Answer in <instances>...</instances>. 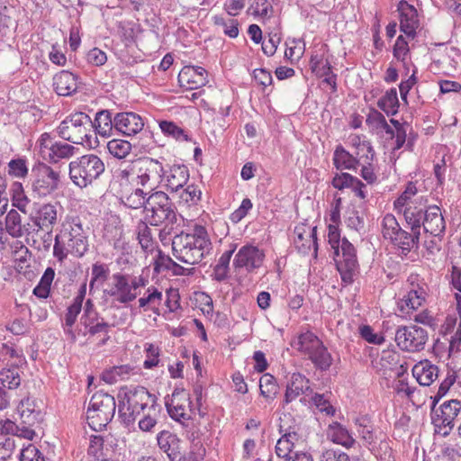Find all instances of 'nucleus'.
Instances as JSON below:
<instances>
[{
	"mask_svg": "<svg viewBox=\"0 0 461 461\" xmlns=\"http://www.w3.org/2000/svg\"><path fill=\"white\" fill-rule=\"evenodd\" d=\"M32 224L23 222L22 215L14 209H11L5 219V230L11 237L19 239L23 236H29L32 231Z\"/></svg>",
	"mask_w": 461,
	"mask_h": 461,
	"instance_id": "obj_24",
	"label": "nucleus"
},
{
	"mask_svg": "<svg viewBox=\"0 0 461 461\" xmlns=\"http://www.w3.org/2000/svg\"><path fill=\"white\" fill-rule=\"evenodd\" d=\"M378 107L387 115H394L398 112L399 101L397 91L392 88L378 101Z\"/></svg>",
	"mask_w": 461,
	"mask_h": 461,
	"instance_id": "obj_42",
	"label": "nucleus"
},
{
	"mask_svg": "<svg viewBox=\"0 0 461 461\" xmlns=\"http://www.w3.org/2000/svg\"><path fill=\"white\" fill-rule=\"evenodd\" d=\"M160 407L159 405L155 408H149V411L141 413L139 417V428L140 430L148 432L156 426L158 418L159 416Z\"/></svg>",
	"mask_w": 461,
	"mask_h": 461,
	"instance_id": "obj_46",
	"label": "nucleus"
},
{
	"mask_svg": "<svg viewBox=\"0 0 461 461\" xmlns=\"http://www.w3.org/2000/svg\"><path fill=\"white\" fill-rule=\"evenodd\" d=\"M117 322L109 323L100 316L98 312H91L87 314H82L80 325L84 327L83 334L85 336H95L97 334H108L111 327L116 326Z\"/></svg>",
	"mask_w": 461,
	"mask_h": 461,
	"instance_id": "obj_22",
	"label": "nucleus"
},
{
	"mask_svg": "<svg viewBox=\"0 0 461 461\" xmlns=\"http://www.w3.org/2000/svg\"><path fill=\"white\" fill-rule=\"evenodd\" d=\"M114 128L127 136L135 135L144 127L142 118L135 113H119L113 118Z\"/></svg>",
	"mask_w": 461,
	"mask_h": 461,
	"instance_id": "obj_23",
	"label": "nucleus"
},
{
	"mask_svg": "<svg viewBox=\"0 0 461 461\" xmlns=\"http://www.w3.org/2000/svg\"><path fill=\"white\" fill-rule=\"evenodd\" d=\"M212 249L207 230L203 226H195L192 232H181L172 240L174 257L188 265L200 263Z\"/></svg>",
	"mask_w": 461,
	"mask_h": 461,
	"instance_id": "obj_3",
	"label": "nucleus"
},
{
	"mask_svg": "<svg viewBox=\"0 0 461 461\" xmlns=\"http://www.w3.org/2000/svg\"><path fill=\"white\" fill-rule=\"evenodd\" d=\"M382 226L384 238L390 240L402 255L406 256L412 249L418 247L420 232L411 230L409 233L402 230L393 214L388 213L384 217Z\"/></svg>",
	"mask_w": 461,
	"mask_h": 461,
	"instance_id": "obj_9",
	"label": "nucleus"
},
{
	"mask_svg": "<svg viewBox=\"0 0 461 461\" xmlns=\"http://www.w3.org/2000/svg\"><path fill=\"white\" fill-rule=\"evenodd\" d=\"M265 253L257 246L245 245L235 255L233 266L235 268H245L249 272L259 268L264 262Z\"/></svg>",
	"mask_w": 461,
	"mask_h": 461,
	"instance_id": "obj_17",
	"label": "nucleus"
},
{
	"mask_svg": "<svg viewBox=\"0 0 461 461\" xmlns=\"http://www.w3.org/2000/svg\"><path fill=\"white\" fill-rule=\"evenodd\" d=\"M327 437L333 443L341 445L346 448L352 447L356 440L348 429L342 424L333 421L327 429Z\"/></svg>",
	"mask_w": 461,
	"mask_h": 461,
	"instance_id": "obj_31",
	"label": "nucleus"
},
{
	"mask_svg": "<svg viewBox=\"0 0 461 461\" xmlns=\"http://www.w3.org/2000/svg\"><path fill=\"white\" fill-rule=\"evenodd\" d=\"M357 430L365 445L370 446L376 440L371 420L367 416H361L355 420Z\"/></svg>",
	"mask_w": 461,
	"mask_h": 461,
	"instance_id": "obj_35",
	"label": "nucleus"
},
{
	"mask_svg": "<svg viewBox=\"0 0 461 461\" xmlns=\"http://www.w3.org/2000/svg\"><path fill=\"white\" fill-rule=\"evenodd\" d=\"M14 447L15 445L14 438L8 436L0 435V461H5L9 458L12 456Z\"/></svg>",
	"mask_w": 461,
	"mask_h": 461,
	"instance_id": "obj_56",
	"label": "nucleus"
},
{
	"mask_svg": "<svg viewBox=\"0 0 461 461\" xmlns=\"http://www.w3.org/2000/svg\"><path fill=\"white\" fill-rule=\"evenodd\" d=\"M364 158V153L357 156L347 151L342 146H338L334 151L333 163L337 169H356L357 166Z\"/></svg>",
	"mask_w": 461,
	"mask_h": 461,
	"instance_id": "obj_29",
	"label": "nucleus"
},
{
	"mask_svg": "<svg viewBox=\"0 0 461 461\" xmlns=\"http://www.w3.org/2000/svg\"><path fill=\"white\" fill-rule=\"evenodd\" d=\"M427 203L428 200L418 193L415 184L409 182L393 204L398 212H403L411 230L420 232L422 226L426 233L437 238L445 230V221L438 206H428Z\"/></svg>",
	"mask_w": 461,
	"mask_h": 461,
	"instance_id": "obj_1",
	"label": "nucleus"
},
{
	"mask_svg": "<svg viewBox=\"0 0 461 461\" xmlns=\"http://www.w3.org/2000/svg\"><path fill=\"white\" fill-rule=\"evenodd\" d=\"M311 399L313 404L320 409L321 411H325L327 414H333L335 410L330 404L329 401L325 398L324 394L312 393Z\"/></svg>",
	"mask_w": 461,
	"mask_h": 461,
	"instance_id": "obj_63",
	"label": "nucleus"
},
{
	"mask_svg": "<svg viewBox=\"0 0 461 461\" xmlns=\"http://www.w3.org/2000/svg\"><path fill=\"white\" fill-rule=\"evenodd\" d=\"M77 149L73 145L65 142L56 141L51 147V152H49V160L52 163H58L61 159H68L73 157Z\"/></svg>",
	"mask_w": 461,
	"mask_h": 461,
	"instance_id": "obj_37",
	"label": "nucleus"
},
{
	"mask_svg": "<svg viewBox=\"0 0 461 461\" xmlns=\"http://www.w3.org/2000/svg\"><path fill=\"white\" fill-rule=\"evenodd\" d=\"M147 293V296L139 299L140 307L145 308L148 305H153L152 311L158 313V306L160 304L163 297L162 293L154 286L149 287Z\"/></svg>",
	"mask_w": 461,
	"mask_h": 461,
	"instance_id": "obj_48",
	"label": "nucleus"
},
{
	"mask_svg": "<svg viewBox=\"0 0 461 461\" xmlns=\"http://www.w3.org/2000/svg\"><path fill=\"white\" fill-rule=\"evenodd\" d=\"M147 359L144 361L145 368H152L158 364L159 348L158 347L149 344L146 348Z\"/></svg>",
	"mask_w": 461,
	"mask_h": 461,
	"instance_id": "obj_62",
	"label": "nucleus"
},
{
	"mask_svg": "<svg viewBox=\"0 0 461 461\" xmlns=\"http://www.w3.org/2000/svg\"><path fill=\"white\" fill-rule=\"evenodd\" d=\"M178 82L186 89H197L208 83L207 72L202 67L185 66L178 74Z\"/></svg>",
	"mask_w": 461,
	"mask_h": 461,
	"instance_id": "obj_21",
	"label": "nucleus"
},
{
	"mask_svg": "<svg viewBox=\"0 0 461 461\" xmlns=\"http://www.w3.org/2000/svg\"><path fill=\"white\" fill-rule=\"evenodd\" d=\"M131 370L132 368L129 366H113L102 374V379L106 384H113L120 380L126 379Z\"/></svg>",
	"mask_w": 461,
	"mask_h": 461,
	"instance_id": "obj_43",
	"label": "nucleus"
},
{
	"mask_svg": "<svg viewBox=\"0 0 461 461\" xmlns=\"http://www.w3.org/2000/svg\"><path fill=\"white\" fill-rule=\"evenodd\" d=\"M347 222L348 227L354 229L356 230H359L364 228L365 219H364V209L361 211L357 209H353L347 219Z\"/></svg>",
	"mask_w": 461,
	"mask_h": 461,
	"instance_id": "obj_58",
	"label": "nucleus"
},
{
	"mask_svg": "<svg viewBox=\"0 0 461 461\" xmlns=\"http://www.w3.org/2000/svg\"><path fill=\"white\" fill-rule=\"evenodd\" d=\"M118 412L123 424H134L141 413L158 406L157 397L145 387L136 386L122 389L118 393Z\"/></svg>",
	"mask_w": 461,
	"mask_h": 461,
	"instance_id": "obj_4",
	"label": "nucleus"
},
{
	"mask_svg": "<svg viewBox=\"0 0 461 461\" xmlns=\"http://www.w3.org/2000/svg\"><path fill=\"white\" fill-rule=\"evenodd\" d=\"M214 24L221 27L225 35L230 38H236L239 35V22L235 19H224L221 16L213 18Z\"/></svg>",
	"mask_w": 461,
	"mask_h": 461,
	"instance_id": "obj_52",
	"label": "nucleus"
},
{
	"mask_svg": "<svg viewBox=\"0 0 461 461\" xmlns=\"http://www.w3.org/2000/svg\"><path fill=\"white\" fill-rule=\"evenodd\" d=\"M339 249L342 255L341 259L337 264L348 265V267L357 265L356 249L350 242L344 239L339 246Z\"/></svg>",
	"mask_w": 461,
	"mask_h": 461,
	"instance_id": "obj_50",
	"label": "nucleus"
},
{
	"mask_svg": "<svg viewBox=\"0 0 461 461\" xmlns=\"http://www.w3.org/2000/svg\"><path fill=\"white\" fill-rule=\"evenodd\" d=\"M276 454L285 459L293 456L294 454L293 447L282 436L276 442Z\"/></svg>",
	"mask_w": 461,
	"mask_h": 461,
	"instance_id": "obj_64",
	"label": "nucleus"
},
{
	"mask_svg": "<svg viewBox=\"0 0 461 461\" xmlns=\"http://www.w3.org/2000/svg\"><path fill=\"white\" fill-rule=\"evenodd\" d=\"M152 229L144 221H140L137 226V238L142 249L152 251L155 249V240Z\"/></svg>",
	"mask_w": 461,
	"mask_h": 461,
	"instance_id": "obj_40",
	"label": "nucleus"
},
{
	"mask_svg": "<svg viewBox=\"0 0 461 461\" xmlns=\"http://www.w3.org/2000/svg\"><path fill=\"white\" fill-rule=\"evenodd\" d=\"M426 292L422 288L411 289L403 297L400 304L401 312L418 309L425 300Z\"/></svg>",
	"mask_w": 461,
	"mask_h": 461,
	"instance_id": "obj_36",
	"label": "nucleus"
},
{
	"mask_svg": "<svg viewBox=\"0 0 461 461\" xmlns=\"http://www.w3.org/2000/svg\"><path fill=\"white\" fill-rule=\"evenodd\" d=\"M189 395L182 389H175L173 393L165 398V405L169 416L176 421L183 422L190 419Z\"/></svg>",
	"mask_w": 461,
	"mask_h": 461,
	"instance_id": "obj_16",
	"label": "nucleus"
},
{
	"mask_svg": "<svg viewBox=\"0 0 461 461\" xmlns=\"http://www.w3.org/2000/svg\"><path fill=\"white\" fill-rule=\"evenodd\" d=\"M461 410V402L457 400H450L443 402L440 407L434 411L433 423L436 432L443 437L449 435L454 427L455 420Z\"/></svg>",
	"mask_w": 461,
	"mask_h": 461,
	"instance_id": "obj_14",
	"label": "nucleus"
},
{
	"mask_svg": "<svg viewBox=\"0 0 461 461\" xmlns=\"http://www.w3.org/2000/svg\"><path fill=\"white\" fill-rule=\"evenodd\" d=\"M165 175L162 163L151 158H143L134 163L137 184L149 192L156 189Z\"/></svg>",
	"mask_w": 461,
	"mask_h": 461,
	"instance_id": "obj_11",
	"label": "nucleus"
},
{
	"mask_svg": "<svg viewBox=\"0 0 461 461\" xmlns=\"http://www.w3.org/2000/svg\"><path fill=\"white\" fill-rule=\"evenodd\" d=\"M116 410L114 397L104 392L95 393L90 400L86 411L89 426L95 431L101 430L113 418Z\"/></svg>",
	"mask_w": 461,
	"mask_h": 461,
	"instance_id": "obj_8",
	"label": "nucleus"
},
{
	"mask_svg": "<svg viewBox=\"0 0 461 461\" xmlns=\"http://www.w3.org/2000/svg\"><path fill=\"white\" fill-rule=\"evenodd\" d=\"M444 456L447 457L450 461H459L461 458V443L448 442L443 448Z\"/></svg>",
	"mask_w": 461,
	"mask_h": 461,
	"instance_id": "obj_61",
	"label": "nucleus"
},
{
	"mask_svg": "<svg viewBox=\"0 0 461 461\" xmlns=\"http://www.w3.org/2000/svg\"><path fill=\"white\" fill-rule=\"evenodd\" d=\"M88 249V228L84 229L78 217H70L55 237L53 255L62 262L68 254L80 258Z\"/></svg>",
	"mask_w": 461,
	"mask_h": 461,
	"instance_id": "obj_2",
	"label": "nucleus"
},
{
	"mask_svg": "<svg viewBox=\"0 0 461 461\" xmlns=\"http://www.w3.org/2000/svg\"><path fill=\"white\" fill-rule=\"evenodd\" d=\"M358 179L348 173H342L340 175H336L332 180V185L336 189H343L345 187H351L353 184H357Z\"/></svg>",
	"mask_w": 461,
	"mask_h": 461,
	"instance_id": "obj_57",
	"label": "nucleus"
},
{
	"mask_svg": "<svg viewBox=\"0 0 461 461\" xmlns=\"http://www.w3.org/2000/svg\"><path fill=\"white\" fill-rule=\"evenodd\" d=\"M104 169V163L98 156L83 155L69 163V176L76 185L83 188L97 179Z\"/></svg>",
	"mask_w": 461,
	"mask_h": 461,
	"instance_id": "obj_7",
	"label": "nucleus"
},
{
	"mask_svg": "<svg viewBox=\"0 0 461 461\" xmlns=\"http://www.w3.org/2000/svg\"><path fill=\"white\" fill-rule=\"evenodd\" d=\"M293 431L300 433L303 432V429L301 426L295 422L291 415L285 414L280 418L279 433L282 435V437H285L288 434L291 435Z\"/></svg>",
	"mask_w": 461,
	"mask_h": 461,
	"instance_id": "obj_54",
	"label": "nucleus"
},
{
	"mask_svg": "<svg viewBox=\"0 0 461 461\" xmlns=\"http://www.w3.org/2000/svg\"><path fill=\"white\" fill-rule=\"evenodd\" d=\"M8 173L15 177H25L28 174L26 161L23 158L12 159L8 163Z\"/></svg>",
	"mask_w": 461,
	"mask_h": 461,
	"instance_id": "obj_55",
	"label": "nucleus"
},
{
	"mask_svg": "<svg viewBox=\"0 0 461 461\" xmlns=\"http://www.w3.org/2000/svg\"><path fill=\"white\" fill-rule=\"evenodd\" d=\"M109 153L119 159L125 158L131 151V144L123 140L113 139L107 143Z\"/></svg>",
	"mask_w": 461,
	"mask_h": 461,
	"instance_id": "obj_45",
	"label": "nucleus"
},
{
	"mask_svg": "<svg viewBox=\"0 0 461 461\" xmlns=\"http://www.w3.org/2000/svg\"><path fill=\"white\" fill-rule=\"evenodd\" d=\"M296 238L294 243L299 250L303 253L307 252L312 246L316 247V228H309L306 230L304 227H296L294 230Z\"/></svg>",
	"mask_w": 461,
	"mask_h": 461,
	"instance_id": "obj_32",
	"label": "nucleus"
},
{
	"mask_svg": "<svg viewBox=\"0 0 461 461\" xmlns=\"http://www.w3.org/2000/svg\"><path fill=\"white\" fill-rule=\"evenodd\" d=\"M159 128L164 134L170 136L176 140H188V135L185 131L173 122L161 121L159 122Z\"/></svg>",
	"mask_w": 461,
	"mask_h": 461,
	"instance_id": "obj_49",
	"label": "nucleus"
},
{
	"mask_svg": "<svg viewBox=\"0 0 461 461\" xmlns=\"http://www.w3.org/2000/svg\"><path fill=\"white\" fill-rule=\"evenodd\" d=\"M356 149L357 156L360 155V153H364V158L361 160V163H359L362 165L361 176L368 183H374L376 179V176L371 164L374 158V150L372 147L364 141L359 142Z\"/></svg>",
	"mask_w": 461,
	"mask_h": 461,
	"instance_id": "obj_30",
	"label": "nucleus"
},
{
	"mask_svg": "<svg viewBox=\"0 0 461 461\" xmlns=\"http://www.w3.org/2000/svg\"><path fill=\"white\" fill-rule=\"evenodd\" d=\"M10 194L13 206L16 207L22 212L26 213L30 199L25 194L23 185L20 182L13 183Z\"/></svg>",
	"mask_w": 461,
	"mask_h": 461,
	"instance_id": "obj_39",
	"label": "nucleus"
},
{
	"mask_svg": "<svg viewBox=\"0 0 461 461\" xmlns=\"http://www.w3.org/2000/svg\"><path fill=\"white\" fill-rule=\"evenodd\" d=\"M91 280L89 283V290L92 292L95 284L103 285L109 276V268L104 265L95 263L92 267Z\"/></svg>",
	"mask_w": 461,
	"mask_h": 461,
	"instance_id": "obj_51",
	"label": "nucleus"
},
{
	"mask_svg": "<svg viewBox=\"0 0 461 461\" xmlns=\"http://www.w3.org/2000/svg\"><path fill=\"white\" fill-rule=\"evenodd\" d=\"M114 128V122L112 114L107 110H102L95 115V122H93V132L96 131L101 136H109Z\"/></svg>",
	"mask_w": 461,
	"mask_h": 461,
	"instance_id": "obj_33",
	"label": "nucleus"
},
{
	"mask_svg": "<svg viewBox=\"0 0 461 461\" xmlns=\"http://www.w3.org/2000/svg\"><path fill=\"white\" fill-rule=\"evenodd\" d=\"M33 180L32 191L40 197H45L55 192L59 184V173L46 164H38L32 169Z\"/></svg>",
	"mask_w": 461,
	"mask_h": 461,
	"instance_id": "obj_13",
	"label": "nucleus"
},
{
	"mask_svg": "<svg viewBox=\"0 0 461 461\" xmlns=\"http://www.w3.org/2000/svg\"><path fill=\"white\" fill-rule=\"evenodd\" d=\"M412 375L420 385L429 386L437 379L438 368L429 360H424L413 366Z\"/></svg>",
	"mask_w": 461,
	"mask_h": 461,
	"instance_id": "obj_28",
	"label": "nucleus"
},
{
	"mask_svg": "<svg viewBox=\"0 0 461 461\" xmlns=\"http://www.w3.org/2000/svg\"><path fill=\"white\" fill-rule=\"evenodd\" d=\"M60 138L74 144L91 147L93 122L85 113H76L63 120L58 127Z\"/></svg>",
	"mask_w": 461,
	"mask_h": 461,
	"instance_id": "obj_6",
	"label": "nucleus"
},
{
	"mask_svg": "<svg viewBox=\"0 0 461 461\" xmlns=\"http://www.w3.org/2000/svg\"><path fill=\"white\" fill-rule=\"evenodd\" d=\"M82 310L81 304H78L77 303H72L67 309V312L64 316V330L66 334H68L70 337V339L75 342L77 339V336L75 332L72 330L73 325L75 324L78 314L80 313Z\"/></svg>",
	"mask_w": 461,
	"mask_h": 461,
	"instance_id": "obj_41",
	"label": "nucleus"
},
{
	"mask_svg": "<svg viewBox=\"0 0 461 461\" xmlns=\"http://www.w3.org/2000/svg\"><path fill=\"white\" fill-rule=\"evenodd\" d=\"M145 212L151 225L176 221V213L167 194L162 191L155 192L147 198Z\"/></svg>",
	"mask_w": 461,
	"mask_h": 461,
	"instance_id": "obj_10",
	"label": "nucleus"
},
{
	"mask_svg": "<svg viewBox=\"0 0 461 461\" xmlns=\"http://www.w3.org/2000/svg\"><path fill=\"white\" fill-rule=\"evenodd\" d=\"M189 171L185 165H174L165 176L166 186L172 193H178L187 183Z\"/></svg>",
	"mask_w": 461,
	"mask_h": 461,
	"instance_id": "obj_27",
	"label": "nucleus"
},
{
	"mask_svg": "<svg viewBox=\"0 0 461 461\" xmlns=\"http://www.w3.org/2000/svg\"><path fill=\"white\" fill-rule=\"evenodd\" d=\"M149 193L150 192L146 189L136 188L130 194L125 196L124 204L132 209H138L142 206L145 208L147 205L146 195Z\"/></svg>",
	"mask_w": 461,
	"mask_h": 461,
	"instance_id": "obj_47",
	"label": "nucleus"
},
{
	"mask_svg": "<svg viewBox=\"0 0 461 461\" xmlns=\"http://www.w3.org/2000/svg\"><path fill=\"white\" fill-rule=\"evenodd\" d=\"M398 10L400 12V29L408 37L413 38L419 27L417 10L405 1H401Z\"/></svg>",
	"mask_w": 461,
	"mask_h": 461,
	"instance_id": "obj_25",
	"label": "nucleus"
},
{
	"mask_svg": "<svg viewBox=\"0 0 461 461\" xmlns=\"http://www.w3.org/2000/svg\"><path fill=\"white\" fill-rule=\"evenodd\" d=\"M21 370L17 366H11L0 371V384L10 390L21 384Z\"/></svg>",
	"mask_w": 461,
	"mask_h": 461,
	"instance_id": "obj_38",
	"label": "nucleus"
},
{
	"mask_svg": "<svg viewBox=\"0 0 461 461\" xmlns=\"http://www.w3.org/2000/svg\"><path fill=\"white\" fill-rule=\"evenodd\" d=\"M428 339L427 330L416 325L399 327L395 332L397 346L411 353L423 350Z\"/></svg>",
	"mask_w": 461,
	"mask_h": 461,
	"instance_id": "obj_12",
	"label": "nucleus"
},
{
	"mask_svg": "<svg viewBox=\"0 0 461 461\" xmlns=\"http://www.w3.org/2000/svg\"><path fill=\"white\" fill-rule=\"evenodd\" d=\"M159 448L165 452L170 461H185V453L181 451L180 439L167 430L160 431L157 436Z\"/></svg>",
	"mask_w": 461,
	"mask_h": 461,
	"instance_id": "obj_20",
	"label": "nucleus"
},
{
	"mask_svg": "<svg viewBox=\"0 0 461 461\" xmlns=\"http://www.w3.org/2000/svg\"><path fill=\"white\" fill-rule=\"evenodd\" d=\"M113 285L104 291V294L113 297L120 303H128L136 299L137 293L131 292L130 286V276L117 273L113 276Z\"/></svg>",
	"mask_w": 461,
	"mask_h": 461,
	"instance_id": "obj_18",
	"label": "nucleus"
},
{
	"mask_svg": "<svg viewBox=\"0 0 461 461\" xmlns=\"http://www.w3.org/2000/svg\"><path fill=\"white\" fill-rule=\"evenodd\" d=\"M78 84V77L68 70H62L53 77V86L59 95H72L77 90Z\"/></svg>",
	"mask_w": 461,
	"mask_h": 461,
	"instance_id": "obj_26",
	"label": "nucleus"
},
{
	"mask_svg": "<svg viewBox=\"0 0 461 461\" xmlns=\"http://www.w3.org/2000/svg\"><path fill=\"white\" fill-rule=\"evenodd\" d=\"M313 393L310 380L300 373H293L288 378L284 397V403L289 404L295 400L303 404L308 402L306 397Z\"/></svg>",
	"mask_w": 461,
	"mask_h": 461,
	"instance_id": "obj_15",
	"label": "nucleus"
},
{
	"mask_svg": "<svg viewBox=\"0 0 461 461\" xmlns=\"http://www.w3.org/2000/svg\"><path fill=\"white\" fill-rule=\"evenodd\" d=\"M17 411L20 414L22 424L33 426L39 419L40 412L35 410V403L30 398L22 400Z\"/></svg>",
	"mask_w": 461,
	"mask_h": 461,
	"instance_id": "obj_34",
	"label": "nucleus"
},
{
	"mask_svg": "<svg viewBox=\"0 0 461 461\" xmlns=\"http://www.w3.org/2000/svg\"><path fill=\"white\" fill-rule=\"evenodd\" d=\"M319 461H351L348 454L335 449H326L320 455Z\"/></svg>",
	"mask_w": 461,
	"mask_h": 461,
	"instance_id": "obj_59",
	"label": "nucleus"
},
{
	"mask_svg": "<svg viewBox=\"0 0 461 461\" xmlns=\"http://www.w3.org/2000/svg\"><path fill=\"white\" fill-rule=\"evenodd\" d=\"M177 194L181 202L192 204H196L202 194L200 189L194 185H187L185 188L183 187Z\"/></svg>",
	"mask_w": 461,
	"mask_h": 461,
	"instance_id": "obj_53",
	"label": "nucleus"
},
{
	"mask_svg": "<svg viewBox=\"0 0 461 461\" xmlns=\"http://www.w3.org/2000/svg\"><path fill=\"white\" fill-rule=\"evenodd\" d=\"M31 219L33 223L32 231L38 232L41 230H47L50 234L58 221L57 205L50 203L40 205Z\"/></svg>",
	"mask_w": 461,
	"mask_h": 461,
	"instance_id": "obj_19",
	"label": "nucleus"
},
{
	"mask_svg": "<svg viewBox=\"0 0 461 461\" xmlns=\"http://www.w3.org/2000/svg\"><path fill=\"white\" fill-rule=\"evenodd\" d=\"M291 347L306 357L317 369L328 370L333 358L323 342L312 331L299 334L291 341Z\"/></svg>",
	"mask_w": 461,
	"mask_h": 461,
	"instance_id": "obj_5",
	"label": "nucleus"
},
{
	"mask_svg": "<svg viewBox=\"0 0 461 461\" xmlns=\"http://www.w3.org/2000/svg\"><path fill=\"white\" fill-rule=\"evenodd\" d=\"M337 267L341 276L342 282L346 285L352 284L357 270V265L348 267V265L337 264Z\"/></svg>",
	"mask_w": 461,
	"mask_h": 461,
	"instance_id": "obj_60",
	"label": "nucleus"
},
{
	"mask_svg": "<svg viewBox=\"0 0 461 461\" xmlns=\"http://www.w3.org/2000/svg\"><path fill=\"white\" fill-rule=\"evenodd\" d=\"M260 394L267 400H273L278 392L276 378L270 374H264L259 380Z\"/></svg>",
	"mask_w": 461,
	"mask_h": 461,
	"instance_id": "obj_44",
	"label": "nucleus"
}]
</instances>
